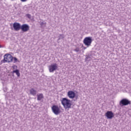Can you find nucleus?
Masks as SVG:
<instances>
[{"instance_id":"nucleus-3","label":"nucleus","mask_w":131,"mask_h":131,"mask_svg":"<svg viewBox=\"0 0 131 131\" xmlns=\"http://www.w3.org/2000/svg\"><path fill=\"white\" fill-rule=\"evenodd\" d=\"M52 112L55 115H58L61 113V110H60V107L58 105H54L51 107Z\"/></svg>"},{"instance_id":"nucleus-22","label":"nucleus","mask_w":131,"mask_h":131,"mask_svg":"<svg viewBox=\"0 0 131 131\" xmlns=\"http://www.w3.org/2000/svg\"><path fill=\"white\" fill-rule=\"evenodd\" d=\"M88 58H89V57H86V60H88Z\"/></svg>"},{"instance_id":"nucleus-17","label":"nucleus","mask_w":131,"mask_h":131,"mask_svg":"<svg viewBox=\"0 0 131 131\" xmlns=\"http://www.w3.org/2000/svg\"><path fill=\"white\" fill-rule=\"evenodd\" d=\"M47 24L46 23H43V22H41L40 24V25L41 27H42V26L43 25H45V27H46V25Z\"/></svg>"},{"instance_id":"nucleus-9","label":"nucleus","mask_w":131,"mask_h":131,"mask_svg":"<svg viewBox=\"0 0 131 131\" xmlns=\"http://www.w3.org/2000/svg\"><path fill=\"white\" fill-rule=\"evenodd\" d=\"M105 116L108 119H112V118L114 117V114L112 112V111H107L105 113Z\"/></svg>"},{"instance_id":"nucleus-16","label":"nucleus","mask_w":131,"mask_h":131,"mask_svg":"<svg viewBox=\"0 0 131 131\" xmlns=\"http://www.w3.org/2000/svg\"><path fill=\"white\" fill-rule=\"evenodd\" d=\"M14 63H17L18 62V59L16 57H13Z\"/></svg>"},{"instance_id":"nucleus-1","label":"nucleus","mask_w":131,"mask_h":131,"mask_svg":"<svg viewBox=\"0 0 131 131\" xmlns=\"http://www.w3.org/2000/svg\"><path fill=\"white\" fill-rule=\"evenodd\" d=\"M61 104L63 106L64 108L66 109H70L71 108V101L67 99V98H63L61 100Z\"/></svg>"},{"instance_id":"nucleus-18","label":"nucleus","mask_w":131,"mask_h":131,"mask_svg":"<svg viewBox=\"0 0 131 131\" xmlns=\"http://www.w3.org/2000/svg\"><path fill=\"white\" fill-rule=\"evenodd\" d=\"M12 68H13V69H14L15 70L17 69V67L16 65H14L12 66Z\"/></svg>"},{"instance_id":"nucleus-21","label":"nucleus","mask_w":131,"mask_h":131,"mask_svg":"<svg viewBox=\"0 0 131 131\" xmlns=\"http://www.w3.org/2000/svg\"><path fill=\"white\" fill-rule=\"evenodd\" d=\"M84 50L86 49V47H83Z\"/></svg>"},{"instance_id":"nucleus-23","label":"nucleus","mask_w":131,"mask_h":131,"mask_svg":"<svg viewBox=\"0 0 131 131\" xmlns=\"http://www.w3.org/2000/svg\"><path fill=\"white\" fill-rule=\"evenodd\" d=\"M0 48H2V46L0 45Z\"/></svg>"},{"instance_id":"nucleus-20","label":"nucleus","mask_w":131,"mask_h":131,"mask_svg":"<svg viewBox=\"0 0 131 131\" xmlns=\"http://www.w3.org/2000/svg\"><path fill=\"white\" fill-rule=\"evenodd\" d=\"M21 2H22L23 3H25V2H27V0H20Z\"/></svg>"},{"instance_id":"nucleus-8","label":"nucleus","mask_w":131,"mask_h":131,"mask_svg":"<svg viewBox=\"0 0 131 131\" xmlns=\"http://www.w3.org/2000/svg\"><path fill=\"white\" fill-rule=\"evenodd\" d=\"M13 27L15 31H19L21 29V25L18 23H14L13 25Z\"/></svg>"},{"instance_id":"nucleus-19","label":"nucleus","mask_w":131,"mask_h":131,"mask_svg":"<svg viewBox=\"0 0 131 131\" xmlns=\"http://www.w3.org/2000/svg\"><path fill=\"white\" fill-rule=\"evenodd\" d=\"M27 17L29 19H31V15H30V14H27Z\"/></svg>"},{"instance_id":"nucleus-15","label":"nucleus","mask_w":131,"mask_h":131,"mask_svg":"<svg viewBox=\"0 0 131 131\" xmlns=\"http://www.w3.org/2000/svg\"><path fill=\"white\" fill-rule=\"evenodd\" d=\"M64 37H65V36H64L63 34H60L58 40H60V39H63Z\"/></svg>"},{"instance_id":"nucleus-7","label":"nucleus","mask_w":131,"mask_h":131,"mask_svg":"<svg viewBox=\"0 0 131 131\" xmlns=\"http://www.w3.org/2000/svg\"><path fill=\"white\" fill-rule=\"evenodd\" d=\"M20 29L23 31V32H27L30 29V27L27 24H23L20 27Z\"/></svg>"},{"instance_id":"nucleus-10","label":"nucleus","mask_w":131,"mask_h":131,"mask_svg":"<svg viewBox=\"0 0 131 131\" xmlns=\"http://www.w3.org/2000/svg\"><path fill=\"white\" fill-rule=\"evenodd\" d=\"M67 96L70 99H74L76 96V94L74 91H70L68 92Z\"/></svg>"},{"instance_id":"nucleus-14","label":"nucleus","mask_w":131,"mask_h":131,"mask_svg":"<svg viewBox=\"0 0 131 131\" xmlns=\"http://www.w3.org/2000/svg\"><path fill=\"white\" fill-rule=\"evenodd\" d=\"M75 52H76V53H81V51L80 50V48L77 47L75 50H74Z\"/></svg>"},{"instance_id":"nucleus-5","label":"nucleus","mask_w":131,"mask_h":131,"mask_svg":"<svg viewBox=\"0 0 131 131\" xmlns=\"http://www.w3.org/2000/svg\"><path fill=\"white\" fill-rule=\"evenodd\" d=\"M4 61H5V62H8V63L13 62V56L9 54H5L4 55Z\"/></svg>"},{"instance_id":"nucleus-2","label":"nucleus","mask_w":131,"mask_h":131,"mask_svg":"<svg viewBox=\"0 0 131 131\" xmlns=\"http://www.w3.org/2000/svg\"><path fill=\"white\" fill-rule=\"evenodd\" d=\"M130 101L126 98H124L120 101L119 105L121 106V107H122L123 106H127V105H130Z\"/></svg>"},{"instance_id":"nucleus-13","label":"nucleus","mask_w":131,"mask_h":131,"mask_svg":"<svg viewBox=\"0 0 131 131\" xmlns=\"http://www.w3.org/2000/svg\"><path fill=\"white\" fill-rule=\"evenodd\" d=\"M12 72L13 73H16L17 77H20V72L19 71V70H14Z\"/></svg>"},{"instance_id":"nucleus-6","label":"nucleus","mask_w":131,"mask_h":131,"mask_svg":"<svg viewBox=\"0 0 131 131\" xmlns=\"http://www.w3.org/2000/svg\"><path fill=\"white\" fill-rule=\"evenodd\" d=\"M49 72L53 73L58 69V64L56 63L52 64L49 67Z\"/></svg>"},{"instance_id":"nucleus-11","label":"nucleus","mask_w":131,"mask_h":131,"mask_svg":"<svg viewBox=\"0 0 131 131\" xmlns=\"http://www.w3.org/2000/svg\"><path fill=\"white\" fill-rule=\"evenodd\" d=\"M30 94L32 95V96H36V94H37V91L35 90L34 88H31L30 90Z\"/></svg>"},{"instance_id":"nucleus-4","label":"nucleus","mask_w":131,"mask_h":131,"mask_svg":"<svg viewBox=\"0 0 131 131\" xmlns=\"http://www.w3.org/2000/svg\"><path fill=\"white\" fill-rule=\"evenodd\" d=\"M92 37H86L83 39V42L86 47H90L92 45Z\"/></svg>"},{"instance_id":"nucleus-12","label":"nucleus","mask_w":131,"mask_h":131,"mask_svg":"<svg viewBox=\"0 0 131 131\" xmlns=\"http://www.w3.org/2000/svg\"><path fill=\"white\" fill-rule=\"evenodd\" d=\"M45 97L43 96V94H42V93L37 95V101H41V100H42V99H43Z\"/></svg>"}]
</instances>
